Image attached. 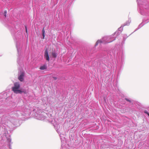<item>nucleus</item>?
Wrapping results in <instances>:
<instances>
[{
  "instance_id": "1",
  "label": "nucleus",
  "mask_w": 149,
  "mask_h": 149,
  "mask_svg": "<svg viewBox=\"0 0 149 149\" xmlns=\"http://www.w3.org/2000/svg\"><path fill=\"white\" fill-rule=\"evenodd\" d=\"M27 110L24 106H20L16 111H11L10 113V116L8 114L3 115L1 119V122L2 123L6 124L9 121L15 125H16V122L17 120V118H21V116H25L27 113Z\"/></svg>"
},
{
  "instance_id": "2",
  "label": "nucleus",
  "mask_w": 149,
  "mask_h": 149,
  "mask_svg": "<svg viewBox=\"0 0 149 149\" xmlns=\"http://www.w3.org/2000/svg\"><path fill=\"white\" fill-rule=\"evenodd\" d=\"M137 2L138 10L140 14L149 17L146 20L143 19V22L139 25L134 32L143 26L145 24L149 22V0H136Z\"/></svg>"
},
{
  "instance_id": "3",
  "label": "nucleus",
  "mask_w": 149,
  "mask_h": 149,
  "mask_svg": "<svg viewBox=\"0 0 149 149\" xmlns=\"http://www.w3.org/2000/svg\"><path fill=\"white\" fill-rule=\"evenodd\" d=\"M35 115L38 120H44L45 121H48L52 124L54 126L56 131L59 134L60 139H61V134L59 131L58 129V127H59L58 124L56 121L54 116H52L51 114L47 115V113L41 110L37 111Z\"/></svg>"
},
{
  "instance_id": "4",
  "label": "nucleus",
  "mask_w": 149,
  "mask_h": 149,
  "mask_svg": "<svg viewBox=\"0 0 149 149\" xmlns=\"http://www.w3.org/2000/svg\"><path fill=\"white\" fill-rule=\"evenodd\" d=\"M109 55L111 59L117 62L120 67L122 66L124 62V54L122 51L114 49L110 51Z\"/></svg>"
},
{
  "instance_id": "5",
  "label": "nucleus",
  "mask_w": 149,
  "mask_h": 149,
  "mask_svg": "<svg viewBox=\"0 0 149 149\" xmlns=\"http://www.w3.org/2000/svg\"><path fill=\"white\" fill-rule=\"evenodd\" d=\"M116 38V37L114 36L113 34L110 36L104 37L101 39L97 40L95 46V47L97 46L99 43L106 44L110 43L115 40Z\"/></svg>"
},
{
  "instance_id": "6",
  "label": "nucleus",
  "mask_w": 149,
  "mask_h": 149,
  "mask_svg": "<svg viewBox=\"0 0 149 149\" xmlns=\"http://www.w3.org/2000/svg\"><path fill=\"white\" fill-rule=\"evenodd\" d=\"M13 92L16 94H22V93L26 94L27 91L25 89L20 88V84L19 82H16L14 83V86L12 88Z\"/></svg>"
},
{
  "instance_id": "7",
  "label": "nucleus",
  "mask_w": 149,
  "mask_h": 149,
  "mask_svg": "<svg viewBox=\"0 0 149 149\" xmlns=\"http://www.w3.org/2000/svg\"><path fill=\"white\" fill-rule=\"evenodd\" d=\"M16 47L17 49V52L18 54V57L17 58V62L18 64L21 66L22 65V61L21 60H20L21 57L20 56V47L18 45L17 43L16 44Z\"/></svg>"
},
{
  "instance_id": "8",
  "label": "nucleus",
  "mask_w": 149,
  "mask_h": 149,
  "mask_svg": "<svg viewBox=\"0 0 149 149\" xmlns=\"http://www.w3.org/2000/svg\"><path fill=\"white\" fill-rule=\"evenodd\" d=\"M25 72L23 70H21L18 72V79L21 81H23L24 80V77Z\"/></svg>"
},
{
  "instance_id": "9",
  "label": "nucleus",
  "mask_w": 149,
  "mask_h": 149,
  "mask_svg": "<svg viewBox=\"0 0 149 149\" xmlns=\"http://www.w3.org/2000/svg\"><path fill=\"white\" fill-rule=\"evenodd\" d=\"M123 27L124 26L122 24L121 26L118 29V30L113 34L114 36L116 37V38L117 36L119 35L123 31Z\"/></svg>"
},
{
  "instance_id": "10",
  "label": "nucleus",
  "mask_w": 149,
  "mask_h": 149,
  "mask_svg": "<svg viewBox=\"0 0 149 149\" xmlns=\"http://www.w3.org/2000/svg\"><path fill=\"white\" fill-rule=\"evenodd\" d=\"M44 56L45 58L47 61H49V58L48 54V50L47 49H46L45 51Z\"/></svg>"
},
{
  "instance_id": "11",
  "label": "nucleus",
  "mask_w": 149,
  "mask_h": 149,
  "mask_svg": "<svg viewBox=\"0 0 149 149\" xmlns=\"http://www.w3.org/2000/svg\"><path fill=\"white\" fill-rule=\"evenodd\" d=\"M131 22V19H129L125 23L123 24V25L124 26H128L129 25Z\"/></svg>"
},
{
  "instance_id": "12",
  "label": "nucleus",
  "mask_w": 149,
  "mask_h": 149,
  "mask_svg": "<svg viewBox=\"0 0 149 149\" xmlns=\"http://www.w3.org/2000/svg\"><path fill=\"white\" fill-rule=\"evenodd\" d=\"M47 68V67L46 64H44L43 65L40 66V69L41 70H46Z\"/></svg>"
},
{
  "instance_id": "13",
  "label": "nucleus",
  "mask_w": 149,
  "mask_h": 149,
  "mask_svg": "<svg viewBox=\"0 0 149 149\" xmlns=\"http://www.w3.org/2000/svg\"><path fill=\"white\" fill-rule=\"evenodd\" d=\"M52 56L54 58H56L57 55V54L56 53L55 51L52 52Z\"/></svg>"
},
{
  "instance_id": "14",
  "label": "nucleus",
  "mask_w": 149,
  "mask_h": 149,
  "mask_svg": "<svg viewBox=\"0 0 149 149\" xmlns=\"http://www.w3.org/2000/svg\"><path fill=\"white\" fill-rule=\"evenodd\" d=\"M42 37H43L42 39H44L45 38V33L44 27H43L42 29Z\"/></svg>"
},
{
  "instance_id": "15",
  "label": "nucleus",
  "mask_w": 149,
  "mask_h": 149,
  "mask_svg": "<svg viewBox=\"0 0 149 149\" xmlns=\"http://www.w3.org/2000/svg\"><path fill=\"white\" fill-rule=\"evenodd\" d=\"M128 36H127V35L126 34H125L123 35V40L124 42H122V43H123V44L124 43L125 41L126 38L128 37Z\"/></svg>"
},
{
  "instance_id": "16",
  "label": "nucleus",
  "mask_w": 149,
  "mask_h": 149,
  "mask_svg": "<svg viewBox=\"0 0 149 149\" xmlns=\"http://www.w3.org/2000/svg\"><path fill=\"white\" fill-rule=\"evenodd\" d=\"M7 141L9 143H10L11 142V139L10 138V136H9L8 137H7Z\"/></svg>"
},
{
  "instance_id": "17",
  "label": "nucleus",
  "mask_w": 149,
  "mask_h": 149,
  "mask_svg": "<svg viewBox=\"0 0 149 149\" xmlns=\"http://www.w3.org/2000/svg\"><path fill=\"white\" fill-rule=\"evenodd\" d=\"M4 15L5 16V17H7V11L6 10L4 11L3 13Z\"/></svg>"
},
{
  "instance_id": "18",
  "label": "nucleus",
  "mask_w": 149,
  "mask_h": 149,
  "mask_svg": "<svg viewBox=\"0 0 149 149\" xmlns=\"http://www.w3.org/2000/svg\"><path fill=\"white\" fill-rule=\"evenodd\" d=\"M25 30H26V34L27 35L28 34V31H27V29L26 26L25 25Z\"/></svg>"
},
{
  "instance_id": "19",
  "label": "nucleus",
  "mask_w": 149,
  "mask_h": 149,
  "mask_svg": "<svg viewBox=\"0 0 149 149\" xmlns=\"http://www.w3.org/2000/svg\"><path fill=\"white\" fill-rule=\"evenodd\" d=\"M125 100H126L128 102L130 103L131 102V100L129 99L125 98Z\"/></svg>"
},
{
  "instance_id": "20",
  "label": "nucleus",
  "mask_w": 149,
  "mask_h": 149,
  "mask_svg": "<svg viewBox=\"0 0 149 149\" xmlns=\"http://www.w3.org/2000/svg\"><path fill=\"white\" fill-rule=\"evenodd\" d=\"M144 113H146L147 114H148L149 113L146 110H145L144 111Z\"/></svg>"
},
{
  "instance_id": "21",
  "label": "nucleus",
  "mask_w": 149,
  "mask_h": 149,
  "mask_svg": "<svg viewBox=\"0 0 149 149\" xmlns=\"http://www.w3.org/2000/svg\"><path fill=\"white\" fill-rule=\"evenodd\" d=\"M53 78L55 80H56L57 79V78L56 77H53Z\"/></svg>"
},
{
  "instance_id": "22",
  "label": "nucleus",
  "mask_w": 149,
  "mask_h": 149,
  "mask_svg": "<svg viewBox=\"0 0 149 149\" xmlns=\"http://www.w3.org/2000/svg\"><path fill=\"white\" fill-rule=\"evenodd\" d=\"M147 115H148V116L149 117V113L148 114H147Z\"/></svg>"
},
{
  "instance_id": "23",
  "label": "nucleus",
  "mask_w": 149,
  "mask_h": 149,
  "mask_svg": "<svg viewBox=\"0 0 149 149\" xmlns=\"http://www.w3.org/2000/svg\"><path fill=\"white\" fill-rule=\"evenodd\" d=\"M104 100H105V97H104Z\"/></svg>"
},
{
  "instance_id": "24",
  "label": "nucleus",
  "mask_w": 149,
  "mask_h": 149,
  "mask_svg": "<svg viewBox=\"0 0 149 149\" xmlns=\"http://www.w3.org/2000/svg\"><path fill=\"white\" fill-rule=\"evenodd\" d=\"M9 146H10V144H9Z\"/></svg>"
},
{
  "instance_id": "25",
  "label": "nucleus",
  "mask_w": 149,
  "mask_h": 149,
  "mask_svg": "<svg viewBox=\"0 0 149 149\" xmlns=\"http://www.w3.org/2000/svg\"><path fill=\"white\" fill-rule=\"evenodd\" d=\"M10 149H11V148H10Z\"/></svg>"
}]
</instances>
